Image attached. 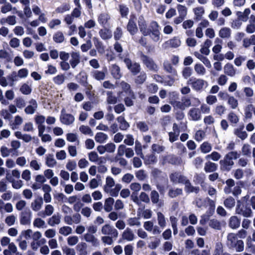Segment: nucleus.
<instances>
[{
    "instance_id": "obj_16",
    "label": "nucleus",
    "mask_w": 255,
    "mask_h": 255,
    "mask_svg": "<svg viewBox=\"0 0 255 255\" xmlns=\"http://www.w3.org/2000/svg\"><path fill=\"white\" fill-rule=\"evenodd\" d=\"M224 73L230 77H234L237 72V69L231 63H227L224 67Z\"/></svg>"
},
{
    "instance_id": "obj_18",
    "label": "nucleus",
    "mask_w": 255,
    "mask_h": 255,
    "mask_svg": "<svg viewBox=\"0 0 255 255\" xmlns=\"http://www.w3.org/2000/svg\"><path fill=\"white\" fill-rule=\"evenodd\" d=\"M142 60L143 63L150 70H156L157 69L156 65L154 63L152 59L146 56H143Z\"/></svg>"
},
{
    "instance_id": "obj_47",
    "label": "nucleus",
    "mask_w": 255,
    "mask_h": 255,
    "mask_svg": "<svg viewBox=\"0 0 255 255\" xmlns=\"http://www.w3.org/2000/svg\"><path fill=\"white\" fill-rule=\"evenodd\" d=\"M53 40L56 43H62L65 40L64 36L61 31L56 32L53 35Z\"/></svg>"
},
{
    "instance_id": "obj_33",
    "label": "nucleus",
    "mask_w": 255,
    "mask_h": 255,
    "mask_svg": "<svg viewBox=\"0 0 255 255\" xmlns=\"http://www.w3.org/2000/svg\"><path fill=\"white\" fill-rule=\"evenodd\" d=\"M227 244L230 248H232L233 246H235V244L239 240H238L237 235L234 233H230L228 235L227 237Z\"/></svg>"
},
{
    "instance_id": "obj_42",
    "label": "nucleus",
    "mask_w": 255,
    "mask_h": 255,
    "mask_svg": "<svg viewBox=\"0 0 255 255\" xmlns=\"http://www.w3.org/2000/svg\"><path fill=\"white\" fill-rule=\"evenodd\" d=\"M33 225L37 228H44L46 227L45 222L40 218H36L33 222Z\"/></svg>"
},
{
    "instance_id": "obj_43",
    "label": "nucleus",
    "mask_w": 255,
    "mask_h": 255,
    "mask_svg": "<svg viewBox=\"0 0 255 255\" xmlns=\"http://www.w3.org/2000/svg\"><path fill=\"white\" fill-rule=\"evenodd\" d=\"M45 163L49 167H53L56 165L57 162L54 159L53 155L48 154L47 156Z\"/></svg>"
},
{
    "instance_id": "obj_52",
    "label": "nucleus",
    "mask_w": 255,
    "mask_h": 255,
    "mask_svg": "<svg viewBox=\"0 0 255 255\" xmlns=\"http://www.w3.org/2000/svg\"><path fill=\"white\" fill-rule=\"evenodd\" d=\"M224 204L227 208L232 209L235 205V200L233 197H229L224 201Z\"/></svg>"
},
{
    "instance_id": "obj_46",
    "label": "nucleus",
    "mask_w": 255,
    "mask_h": 255,
    "mask_svg": "<svg viewBox=\"0 0 255 255\" xmlns=\"http://www.w3.org/2000/svg\"><path fill=\"white\" fill-rule=\"evenodd\" d=\"M107 98V102L109 104L114 105L117 103L118 99L116 96L113 95L112 92H108Z\"/></svg>"
},
{
    "instance_id": "obj_64",
    "label": "nucleus",
    "mask_w": 255,
    "mask_h": 255,
    "mask_svg": "<svg viewBox=\"0 0 255 255\" xmlns=\"http://www.w3.org/2000/svg\"><path fill=\"white\" fill-rule=\"evenodd\" d=\"M63 253L65 255H75L76 253L74 249L70 248L67 246L62 248Z\"/></svg>"
},
{
    "instance_id": "obj_12",
    "label": "nucleus",
    "mask_w": 255,
    "mask_h": 255,
    "mask_svg": "<svg viewBox=\"0 0 255 255\" xmlns=\"http://www.w3.org/2000/svg\"><path fill=\"white\" fill-rule=\"evenodd\" d=\"M138 25L141 32L144 35L150 34L148 29L146 28V23L143 16H140L138 18Z\"/></svg>"
},
{
    "instance_id": "obj_24",
    "label": "nucleus",
    "mask_w": 255,
    "mask_h": 255,
    "mask_svg": "<svg viewBox=\"0 0 255 255\" xmlns=\"http://www.w3.org/2000/svg\"><path fill=\"white\" fill-rule=\"evenodd\" d=\"M219 36L223 39H229L231 36V29L227 27H222L219 31Z\"/></svg>"
},
{
    "instance_id": "obj_35",
    "label": "nucleus",
    "mask_w": 255,
    "mask_h": 255,
    "mask_svg": "<svg viewBox=\"0 0 255 255\" xmlns=\"http://www.w3.org/2000/svg\"><path fill=\"white\" fill-rule=\"evenodd\" d=\"M213 255H230L227 253H223V247L222 243L219 242L216 244Z\"/></svg>"
},
{
    "instance_id": "obj_4",
    "label": "nucleus",
    "mask_w": 255,
    "mask_h": 255,
    "mask_svg": "<svg viewBox=\"0 0 255 255\" xmlns=\"http://www.w3.org/2000/svg\"><path fill=\"white\" fill-rule=\"evenodd\" d=\"M102 234L106 236H111L117 239L119 233L116 229L109 224H106L103 226L101 229Z\"/></svg>"
},
{
    "instance_id": "obj_22",
    "label": "nucleus",
    "mask_w": 255,
    "mask_h": 255,
    "mask_svg": "<svg viewBox=\"0 0 255 255\" xmlns=\"http://www.w3.org/2000/svg\"><path fill=\"white\" fill-rule=\"evenodd\" d=\"M43 203V202L42 197H39L35 199L31 203V207L34 211H38L41 209Z\"/></svg>"
},
{
    "instance_id": "obj_3",
    "label": "nucleus",
    "mask_w": 255,
    "mask_h": 255,
    "mask_svg": "<svg viewBox=\"0 0 255 255\" xmlns=\"http://www.w3.org/2000/svg\"><path fill=\"white\" fill-rule=\"evenodd\" d=\"M32 213L30 210L22 211L19 215V222L22 225H29L31 223Z\"/></svg>"
},
{
    "instance_id": "obj_6",
    "label": "nucleus",
    "mask_w": 255,
    "mask_h": 255,
    "mask_svg": "<svg viewBox=\"0 0 255 255\" xmlns=\"http://www.w3.org/2000/svg\"><path fill=\"white\" fill-rule=\"evenodd\" d=\"M181 42L180 39L178 37H174L173 38L170 39L165 42L162 47L166 49L168 47L177 48L180 46Z\"/></svg>"
},
{
    "instance_id": "obj_25",
    "label": "nucleus",
    "mask_w": 255,
    "mask_h": 255,
    "mask_svg": "<svg viewBox=\"0 0 255 255\" xmlns=\"http://www.w3.org/2000/svg\"><path fill=\"white\" fill-rule=\"evenodd\" d=\"M229 226L233 229L238 228L240 226V220L237 216H232L229 219Z\"/></svg>"
},
{
    "instance_id": "obj_27",
    "label": "nucleus",
    "mask_w": 255,
    "mask_h": 255,
    "mask_svg": "<svg viewBox=\"0 0 255 255\" xmlns=\"http://www.w3.org/2000/svg\"><path fill=\"white\" fill-rule=\"evenodd\" d=\"M107 73V69L104 71L95 70L93 72L92 76L94 79L98 81H101L105 79Z\"/></svg>"
},
{
    "instance_id": "obj_32",
    "label": "nucleus",
    "mask_w": 255,
    "mask_h": 255,
    "mask_svg": "<svg viewBox=\"0 0 255 255\" xmlns=\"http://www.w3.org/2000/svg\"><path fill=\"white\" fill-rule=\"evenodd\" d=\"M61 217L59 214H55L48 219V224L52 227L60 223Z\"/></svg>"
},
{
    "instance_id": "obj_57",
    "label": "nucleus",
    "mask_w": 255,
    "mask_h": 255,
    "mask_svg": "<svg viewBox=\"0 0 255 255\" xmlns=\"http://www.w3.org/2000/svg\"><path fill=\"white\" fill-rule=\"evenodd\" d=\"M164 67L165 70L168 73H172L173 76H177V73L175 69L172 68L170 63L168 62H164Z\"/></svg>"
},
{
    "instance_id": "obj_63",
    "label": "nucleus",
    "mask_w": 255,
    "mask_h": 255,
    "mask_svg": "<svg viewBox=\"0 0 255 255\" xmlns=\"http://www.w3.org/2000/svg\"><path fill=\"white\" fill-rule=\"evenodd\" d=\"M65 80V77L62 74H59L54 77L53 81L55 84L60 85L62 84Z\"/></svg>"
},
{
    "instance_id": "obj_1",
    "label": "nucleus",
    "mask_w": 255,
    "mask_h": 255,
    "mask_svg": "<svg viewBox=\"0 0 255 255\" xmlns=\"http://www.w3.org/2000/svg\"><path fill=\"white\" fill-rule=\"evenodd\" d=\"M122 187L121 184H115L114 179L111 177L108 176L106 179V183L104 187V190L111 196L117 197Z\"/></svg>"
},
{
    "instance_id": "obj_49",
    "label": "nucleus",
    "mask_w": 255,
    "mask_h": 255,
    "mask_svg": "<svg viewBox=\"0 0 255 255\" xmlns=\"http://www.w3.org/2000/svg\"><path fill=\"white\" fill-rule=\"evenodd\" d=\"M79 238L77 236H71L67 238V242L69 246H74L78 244Z\"/></svg>"
},
{
    "instance_id": "obj_40",
    "label": "nucleus",
    "mask_w": 255,
    "mask_h": 255,
    "mask_svg": "<svg viewBox=\"0 0 255 255\" xmlns=\"http://www.w3.org/2000/svg\"><path fill=\"white\" fill-rule=\"evenodd\" d=\"M72 229L69 226H63L59 228V233L64 236H67L72 233Z\"/></svg>"
},
{
    "instance_id": "obj_29",
    "label": "nucleus",
    "mask_w": 255,
    "mask_h": 255,
    "mask_svg": "<svg viewBox=\"0 0 255 255\" xmlns=\"http://www.w3.org/2000/svg\"><path fill=\"white\" fill-rule=\"evenodd\" d=\"M7 23L9 25H14L16 23V17L14 15H9L7 17L2 18L0 20V23L2 25Z\"/></svg>"
},
{
    "instance_id": "obj_34",
    "label": "nucleus",
    "mask_w": 255,
    "mask_h": 255,
    "mask_svg": "<svg viewBox=\"0 0 255 255\" xmlns=\"http://www.w3.org/2000/svg\"><path fill=\"white\" fill-rule=\"evenodd\" d=\"M108 138V135L103 132H98L95 136V140L97 142L103 143L106 141Z\"/></svg>"
},
{
    "instance_id": "obj_2",
    "label": "nucleus",
    "mask_w": 255,
    "mask_h": 255,
    "mask_svg": "<svg viewBox=\"0 0 255 255\" xmlns=\"http://www.w3.org/2000/svg\"><path fill=\"white\" fill-rule=\"evenodd\" d=\"M187 83L196 91H200L208 85V82L202 79L191 78L188 81Z\"/></svg>"
},
{
    "instance_id": "obj_31",
    "label": "nucleus",
    "mask_w": 255,
    "mask_h": 255,
    "mask_svg": "<svg viewBox=\"0 0 255 255\" xmlns=\"http://www.w3.org/2000/svg\"><path fill=\"white\" fill-rule=\"evenodd\" d=\"M108 27H104L99 31V34L101 37L103 39H110L112 36L111 31L108 28Z\"/></svg>"
},
{
    "instance_id": "obj_19",
    "label": "nucleus",
    "mask_w": 255,
    "mask_h": 255,
    "mask_svg": "<svg viewBox=\"0 0 255 255\" xmlns=\"http://www.w3.org/2000/svg\"><path fill=\"white\" fill-rule=\"evenodd\" d=\"M122 239L128 242L133 241L135 238V235L129 228H127L123 233Z\"/></svg>"
},
{
    "instance_id": "obj_41",
    "label": "nucleus",
    "mask_w": 255,
    "mask_h": 255,
    "mask_svg": "<svg viewBox=\"0 0 255 255\" xmlns=\"http://www.w3.org/2000/svg\"><path fill=\"white\" fill-rule=\"evenodd\" d=\"M157 221L158 225L162 228L165 227L166 222L164 215L161 212H157Z\"/></svg>"
},
{
    "instance_id": "obj_7",
    "label": "nucleus",
    "mask_w": 255,
    "mask_h": 255,
    "mask_svg": "<svg viewBox=\"0 0 255 255\" xmlns=\"http://www.w3.org/2000/svg\"><path fill=\"white\" fill-rule=\"evenodd\" d=\"M127 68L131 72V73L135 75L140 71V65L137 63H132L131 60L128 58H126L124 60Z\"/></svg>"
},
{
    "instance_id": "obj_38",
    "label": "nucleus",
    "mask_w": 255,
    "mask_h": 255,
    "mask_svg": "<svg viewBox=\"0 0 255 255\" xmlns=\"http://www.w3.org/2000/svg\"><path fill=\"white\" fill-rule=\"evenodd\" d=\"M217 168V165L213 162H207L204 166V170L206 172H211L215 171Z\"/></svg>"
},
{
    "instance_id": "obj_48",
    "label": "nucleus",
    "mask_w": 255,
    "mask_h": 255,
    "mask_svg": "<svg viewBox=\"0 0 255 255\" xmlns=\"http://www.w3.org/2000/svg\"><path fill=\"white\" fill-rule=\"evenodd\" d=\"M88 156L89 160L93 162H97L101 158V157H99L98 153L94 151L88 153Z\"/></svg>"
},
{
    "instance_id": "obj_21",
    "label": "nucleus",
    "mask_w": 255,
    "mask_h": 255,
    "mask_svg": "<svg viewBox=\"0 0 255 255\" xmlns=\"http://www.w3.org/2000/svg\"><path fill=\"white\" fill-rule=\"evenodd\" d=\"M110 71L112 75L115 79H119L122 76L120 68L116 64H113L110 67Z\"/></svg>"
},
{
    "instance_id": "obj_59",
    "label": "nucleus",
    "mask_w": 255,
    "mask_h": 255,
    "mask_svg": "<svg viewBox=\"0 0 255 255\" xmlns=\"http://www.w3.org/2000/svg\"><path fill=\"white\" fill-rule=\"evenodd\" d=\"M30 167L35 170H39L41 167V164L37 159H34L30 161L29 163Z\"/></svg>"
},
{
    "instance_id": "obj_28",
    "label": "nucleus",
    "mask_w": 255,
    "mask_h": 255,
    "mask_svg": "<svg viewBox=\"0 0 255 255\" xmlns=\"http://www.w3.org/2000/svg\"><path fill=\"white\" fill-rule=\"evenodd\" d=\"M151 240L148 244V248L151 250L156 249L160 244V239L155 237L150 238Z\"/></svg>"
},
{
    "instance_id": "obj_30",
    "label": "nucleus",
    "mask_w": 255,
    "mask_h": 255,
    "mask_svg": "<svg viewBox=\"0 0 255 255\" xmlns=\"http://www.w3.org/2000/svg\"><path fill=\"white\" fill-rule=\"evenodd\" d=\"M115 200L112 197L107 198L104 203V208L106 212H110L113 210Z\"/></svg>"
},
{
    "instance_id": "obj_62",
    "label": "nucleus",
    "mask_w": 255,
    "mask_h": 255,
    "mask_svg": "<svg viewBox=\"0 0 255 255\" xmlns=\"http://www.w3.org/2000/svg\"><path fill=\"white\" fill-rule=\"evenodd\" d=\"M61 21L59 19H53L51 20L48 25L51 29H55L58 27L61 24Z\"/></svg>"
},
{
    "instance_id": "obj_56",
    "label": "nucleus",
    "mask_w": 255,
    "mask_h": 255,
    "mask_svg": "<svg viewBox=\"0 0 255 255\" xmlns=\"http://www.w3.org/2000/svg\"><path fill=\"white\" fill-rule=\"evenodd\" d=\"M134 149L136 154L141 158H143V154L142 152V145L140 142L137 140L135 141Z\"/></svg>"
},
{
    "instance_id": "obj_58",
    "label": "nucleus",
    "mask_w": 255,
    "mask_h": 255,
    "mask_svg": "<svg viewBox=\"0 0 255 255\" xmlns=\"http://www.w3.org/2000/svg\"><path fill=\"white\" fill-rule=\"evenodd\" d=\"M195 72L200 75H204L206 73V69L201 64H196L194 66Z\"/></svg>"
},
{
    "instance_id": "obj_55",
    "label": "nucleus",
    "mask_w": 255,
    "mask_h": 255,
    "mask_svg": "<svg viewBox=\"0 0 255 255\" xmlns=\"http://www.w3.org/2000/svg\"><path fill=\"white\" fill-rule=\"evenodd\" d=\"M16 217L14 215H10L7 216L4 220L5 224L8 226L13 225L16 221Z\"/></svg>"
},
{
    "instance_id": "obj_54",
    "label": "nucleus",
    "mask_w": 255,
    "mask_h": 255,
    "mask_svg": "<svg viewBox=\"0 0 255 255\" xmlns=\"http://www.w3.org/2000/svg\"><path fill=\"white\" fill-rule=\"evenodd\" d=\"M23 118L20 116L17 115L14 117L13 123L12 124V129L17 128L23 123Z\"/></svg>"
},
{
    "instance_id": "obj_50",
    "label": "nucleus",
    "mask_w": 255,
    "mask_h": 255,
    "mask_svg": "<svg viewBox=\"0 0 255 255\" xmlns=\"http://www.w3.org/2000/svg\"><path fill=\"white\" fill-rule=\"evenodd\" d=\"M79 130L82 133L85 135H88L90 136H92L93 135V132L88 126L84 125L81 126L79 128Z\"/></svg>"
},
{
    "instance_id": "obj_9",
    "label": "nucleus",
    "mask_w": 255,
    "mask_h": 255,
    "mask_svg": "<svg viewBox=\"0 0 255 255\" xmlns=\"http://www.w3.org/2000/svg\"><path fill=\"white\" fill-rule=\"evenodd\" d=\"M3 255H22L19 253L16 245L12 242L8 246L7 249H4L3 251Z\"/></svg>"
},
{
    "instance_id": "obj_37",
    "label": "nucleus",
    "mask_w": 255,
    "mask_h": 255,
    "mask_svg": "<svg viewBox=\"0 0 255 255\" xmlns=\"http://www.w3.org/2000/svg\"><path fill=\"white\" fill-rule=\"evenodd\" d=\"M251 13V10L250 8H246L244 12H238L237 15L243 21H246L248 19V16Z\"/></svg>"
},
{
    "instance_id": "obj_53",
    "label": "nucleus",
    "mask_w": 255,
    "mask_h": 255,
    "mask_svg": "<svg viewBox=\"0 0 255 255\" xmlns=\"http://www.w3.org/2000/svg\"><path fill=\"white\" fill-rule=\"evenodd\" d=\"M228 119L232 124H237L239 121V117L233 112H231L228 114Z\"/></svg>"
},
{
    "instance_id": "obj_5",
    "label": "nucleus",
    "mask_w": 255,
    "mask_h": 255,
    "mask_svg": "<svg viewBox=\"0 0 255 255\" xmlns=\"http://www.w3.org/2000/svg\"><path fill=\"white\" fill-rule=\"evenodd\" d=\"M98 21L103 27H110L111 16L107 12H102L98 16Z\"/></svg>"
},
{
    "instance_id": "obj_36",
    "label": "nucleus",
    "mask_w": 255,
    "mask_h": 255,
    "mask_svg": "<svg viewBox=\"0 0 255 255\" xmlns=\"http://www.w3.org/2000/svg\"><path fill=\"white\" fill-rule=\"evenodd\" d=\"M185 185V190L187 192H195L197 193L199 191V188L197 187H194L191 186L190 182L187 178H186L185 180L184 181L183 183Z\"/></svg>"
},
{
    "instance_id": "obj_11",
    "label": "nucleus",
    "mask_w": 255,
    "mask_h": 255,
    "mask_svg": "<svg viewBox=\"0 0 255 255\" xmlns=\"http://www.w3.org/2000/svg\"><path fill=\"white\" fill-rule=\"evenodd\" d=\"M188 115L190 119L194 121H198L201 119V112L198 108H191L188 112Z\"/></svg>"
},
{
    "instance_id": "obj_10",
    "label": "nucleus",
    "mask_w": 255,
    "mask_h": 255,
    "mask_svg": "<svg viewBox=\"0 0 255 255\" xmlns=\"http://www.w3.org/2000/svg\"><path fill=\"white\" fill-rule=\"evenodd\" d=\"M83 238L86 242L91 243L94 247H96L100 245L99 240L93 234L87 233L84 235Z\"/></svg>"
},
{
    "instance_id": "obj_23",
    "label": "nucleus",
    "mask_w": 255,
    "mask_h": 255,
    "mask_svg": "<svg viewBox=\"0 0 255 255\" xmlns=\"http://www.w3.org/2000/svg\"><path fill=\"white\" fill-rule=\"evenodd\" d=\"M220 164L226 170H230L234 164V162L226 155L223 160L220 161Z\"/></svg>"
},
{
    "instance_id": "obj_14",
    "label": "nucleus",
    "mask_w": 255,
    "mask_h": 255,
    "mask_svg": "<svg viewBox=\"0 0 255 255\" xmlns=\"http://www.w3.org/2000/svg\"><path fill=\"white\" fill-rule=\"evenodd\" d=\"M60 120L63 124L70 125L74 122L75 118L71 114L62 113L60 117Z\"/></svg>"
},
{
    "instance_id": "obj_51",
    "label": "nucleus",
    "mask_w": 255,
    "mask_h": 255,
    "mask_svg": "<svg viewBox=\"0 0 255 255\" xmlns=\"http://www.w3.org/2000/svg\"><path fill=\"white\" fill-rule=\"evenodd\" d=\"M45 129H43V130L41 132L40 130H38V135L41 138V140L42 142H50L52 140L51 136L48 134H44V132Z\"/></svg>"
},
{
    "instance_id": "obj_15",
    "label": "nucleus",
    "mask_w": 255,
    "mask_h": 255,
    "mask_svg": "<svg viewBox=\"0 0 255 255\" xmlns=\"http://www.w3.org/2000/svg\"><path fill=\"white\" fill-rule=\"evenodd\" d=\"M170 179L174 183H182L186 179V177L179 173L175 172L170 174Z\"/></svg>"
},
{
    "instance_id": "obj_60",
    "label": "nucleus",
    "mask_w": 255,
    "mask_h": 255,
    "mask_svg": "<svg viewBox=\"0 0 255 255\" xmlns=\"http://www.w3.org/2000/svg\"><path fill=\"white\" fill-rule=\"evenodd\" d=\"M228 103L233 109L238 106V100L233 96H229L228 99Z\"/></svg>"
},
{
    "instance_id": "obj_45",
    "label": "nucleus",
    "mask_w": 255,
    "mask_h": 255,
    "mask_svg": "<svg viewBox=\"0 0 255 255\" xmlns=\"http://www.w3.org/2000/svg\"><path fill=\"white\" fill-rule=\"evenodd\" d=\"M212 147L211 144L208 142H204L200 147L201 152L203 153H207L210 152Z\"/></svg>"
},
{
    "instance_id": "obj_13",
    "label": "nucleus",
    "mask_w": 255,
    "mask_h": 255,
    "mask_svg": "<svg viewBox=\"0 0 255 255\" xmlns=\"http://www.w3.org/2000/svg\"><path fill=\"white\" fill-rule=\"evenodd\" d=\"M34 121L37 125V128L40 131H42L43 129H45V126L44 125L45 121V118L42 115L36 116L34 118Z\"/></svg>"
},
{
    "instance_id": "obj_39",
    "label": "nucleus",
    "mask_w": 255,
    "mask_h": 255,
    "mask_svg": "<svg viewBox=\"0 0 255 255\" xmlns=\"http://www.w3.org/2000/svg\"><path fill=\"white\" fill-rule=\"evenodd\" d=\"M127 223L129 226L139 227L141 225L140 217L129 218L127 220Z\"/></svg>"
},
{
    "instance_id": "obj_61",
    "label": "nucleus",
    "mask_w": 255,
    "mask_h": 255,
    "mask_svg": "<svg viewBox=\"0 0 255 255\" xmlns=\"http://www.w3.org/2000/svg\"><path fill=\"white\" fill-rule=\"evenodd\" d=\"M130 189L132 191L133 195L137 194L138 192L141 189V185L139 183L137 182L132 183L130 185Z\"/></svg>"
},
{
    "instance_id": "obj_8",
    "label": "nucleus",
    "mask_w": 255,
    "mask_h": 255,
    "mask_svg": "<svg viewBox=\"0 0 255 255\" xmlns=\"http://www.w3.org/2000/svg\"><path fill=\"white\" fill-rule=\"evenodd\" d=\"M136 18L134 16H131L129 20L128 24L127 25L128 31L131 35L135 34L138 30L137 27L136 26Z\"/></svg>"
},
{
    "instance_id": "obj_20",
    "label": "nucleus",
    "mask_w": 255,
    "mask_h": 255,
    "mask_svg": "<svg viewBox=\"0 0 255 255\" xmlns=\"http://www.w3.org/2000/svg\"><path fill=\"white\" fill-rule=\"evenodd\" d=\"M71 59L70 60V64L73 68H75L80 63V57L79 53L77 52H72L71 54Z\"/></svg>"
},
{
    "instance_id": "obj_44",
    "label": "nucleus",
    "mask_w": 255,
    "mask_h": 255,
    "mask_svg": "<svg viewBox=\"0 0 255 255\" xmlns=\"http://www.w3.org/2000/svg\"><path fill=\"white\" fill-rule=\"evenodd\" d=\"M193 11L196 16V19L199 20L201 18L205 13L203 7L199 6L193 9Z\"/></svg>"
},
{
    "instance_id": "obj_17",
    "label": "nucleus",
    "mask_w": 255,
    "mask_h": 255,
    "mask_svg": "<svg viewBox=\"0 0 255 255\" xmlns=\"http://www.w3.org/2000/svg\"><path fill=\"white\" fill-rule=\"evenodd\" d=\"M37 108V104L35 100H31L29 105L25 108L24 112L27 114H33Z\"/></svg>"
},
{
    "instance_id": "obj_26",
    "label": "nucleus",
    "mask_w": 255,
    "mask_h": 255,
    "mask_svg": "<svg viewBox=\"0 0 255 255\" xmlns=\"http://www.w3.org/2000/svg\"><path fill=\"white\" fill-rule=\"evenodd\" d=\"M54 210V207L51 205L48 204L45 206L44 212H39L38 215L42 217L49 216L53 214Z\"/></svg>"
}]
</instances>
